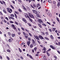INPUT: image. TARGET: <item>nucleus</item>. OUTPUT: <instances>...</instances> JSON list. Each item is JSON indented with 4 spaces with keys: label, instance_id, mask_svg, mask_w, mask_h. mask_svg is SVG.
<instances>
[{
    "label": "nucleus",
    "instance_id": "obj_1",
    "mask_svg": "<svg viewBox=\"0 0 60 60\" xmlns=\"http://www.w3.org/2000/svg\"><path fill=\"white\" fill-rule=\"evenodd\" d=\"M25 16L26 18L29 19L30 21H31V22H33V20H32L30 18V17H29L28 16V15L27 14L25 15Z\"/></svg>",
    "mask_w": 60,
    "mask_h": 60
},
{
    "label": "nucleus",
    "instance_id": "obj_2",
    "mask_svg": "<svg viewBox=\"0 0 60 60\" xmlns=\"http://www.w3.org/2000/svg\"><path fill=\"white\" fill-rule=\"evenodd\" d=\"M27 15H28L29 16H30V17L31 18H33V19H34V15L30 13H29Z\"/></svg>",
    "mask_w": 60,
    "mask_h": 60
},
{
    "label": "nucleus",
    "instance_id": "obj_3",
    "mask_svg": "<svg viewBox=\"0 0 60 60\" xmlns=\"http://www.w3.org/2000/svg\"><path fill=\"white\" fill-rule=\"evenodd\" d=\"M7 11L8 12L10 13H11V12H12V10L11 9H10L9 8H7Z\"/></svg>",
    "mask_w": 60,
    "mask_h": 60
},
{
    "label": "nucleus",
    "instance_id": "obj_4",
    "mask_svg": "<svg viewBox=\"0 0 60 60\" xmlns=\"http://www.w3.org/2000/svg\"><path fill=\"white\" fill-rule=\"evenodd\" d=\"M32 41L33 42L32 43V44H33V45H34V46H35L36 45V44L35 43V41H34V39H32Z\"/></svg>",
    "mask_w": 60,
    "mask_h": 60
},
{
    "label": "nucleus",
    "instance_id": "obj_5",
    "mask_svg": "<svg viewBox=\"0 0 60 60\" xmlns=\"http://www.w3.org/2000/svg\"><path fill=\"white\" fill-rule=\"evenodd\" d=\"M30 6L32 8L34 9H35V8L36 7V5L34 4H33V6L32 5H31Z\"/></svg>",
    "mask_w": 60,
    "mask_h": 60
},
{
    "label": "nucleus",
    "instance_id": "obj_6",
    "mask_svg": "<svg viewBox=\"0 0 60 60\" xmlns=\"http://www.w3.org/2000/svg\"><path fill=\"white\" fill-rule=\"evenodd\" d=\"M12 27H13V28L14 30H15L16 31H17V28H16V27L15 26V25H14V24H12Z\"/></svg>",
    "mask_w": 60,
    "mask_h": 60
},
{
    "label": "nucleus",
    "instance_id": "obj_7",
    "mask_svg": "<svg viewBox=\"0 0 60 60\" xmlns=\"http://www.w3.org/2000/svg\"><path fill=\"white\" fill-rule=\"evenodd\" d=\"M32 12H33V13H34V14H37L38 12L37 11L34 10H32Z\"/></svg>",
    "mask_w": 60,
    "mask_h": 60
},
{
    "label": "nucleus",
    "instance_id": "obj_8",
    "mask_svg": "<svg viewBox=\"0 0 60 60\" xmlns=\"http://www.w3.org/2000/svg\"><path fill=\"white\" fill-rule=\"evenodd\" d=\"M38 22H39V23L40 24H41V22L42 23V22H43L42 21V20H41L40 19H38Z\"/></svg>",
    "mask_w": 60,
    "mask_h": 60
},
{
    "label": "nucleus",
    "instance_id": "obj_9",
    "mask_svg": "<svg viewBox=\"0 0 60 60\" xmlns=\"http://www.w3.org/2000/svg\"><path fill=\"white\" fill-rule=\"evenodd\" d=\"M39 37L40 39H41L42 40H43L44 39L43 37L41 35H39Z\"/></svg>",
    "mask_w": 60,
    "mask_h": 60
},
{
    "label": "nucleus",
    "instance_id": "obj_10",
    "mask_svg": "<svg viewBox=\"0 0 60 60\" xmlns=\"http://www.w3.org/2000/svg\"><path fill=\"white\" fill-rule=\"evenodd\" d=\"M50 47L52 49L55 50V47L54 46H52V45H50Z\"/></svg>",
    "mask_w": 60,
    "mask_h": 60
},
{
    "label": "nucleus",
    "instance_id": "obj_11",
    "mask_svg": "<svg viewBox=\"0 0 60 60\" xmlns=\"http://www.w3.org/2000/svg\"><path fill=\"white\" fill-rule=\"evenodd\" d=\"M27 44L28 46H30V44L31 43L30 41H28L27 42Z\"/></svg>",
    "mask_w": 60,
    "mask_h": 60
},
{
    "label": "nucleus",
    "instance_id": "obj_12",
    "mask_svg": "<svg viewBox=\"0 0 60 60\" xmlns=\"http://www.w3.org/2000/svg\"><path fill=\"white\" fill-rule=\"evenodd\" d=\"M34 37H35V38L37 40H39V37H38L37 36H34Z\"/></svg>",
    "mask_w": 60,
    "mask_h": 60
},
{
    "label": "nucleus",
    "instance_id": "obj_13",
    "mask_svg": "<svg viewBox=\"0 0 60 60\" xmlns=\"http://www.w3.org/2000/svg\"><path fill=\"white\" fill-rule=\"evenodd\" d=\"M22 19L23 21H24V22H25V23H27V21H26V19H25V18H22Z\"/></svg>",
    "mask_w": 60,
    "mask_h": 60
},
{
    "label": "nucleus",
    "instance_id": "obj_14",
    "mask_svg": "<svg viewBox=\"0 0 60 60\" xmlns=\"http://www.w3.org/2000/svg\"><path fill=\"white\" fill-rule=\"evenodd\" d=\"M36 14L37 17H38V18H40L41 17V16L40 15L39 13H37Z\"/></svg>",
    "mask_w": 60,
    "mask_h": 60
},
{
    "label": "nucleus",
    "instance_id": "obj_15",
    "mask_svg": "<svg viewBox=\"0 0 60 60\" xmlns=\"http://www.w3.org/2000/svg\"><path fill=\"white\" fill-rule=\"evenodd\" d=\"M24 36L26 39H27V38H28V35L27 34H26V35H25Z\"/></svg>",
    "mask_w": 60,
    "mask_h": 60
},
{
    "label": "nucleus",
    "instance_id": "obj_16",
    "mask_svg": "<svg viewBox=\"0 0 60 60\" xmlns=\"http://www.w3.org/2000/svg\"><path fill=\"white\" fill-rule=\"evenodd\" d=\"M47 15H49L50 17H52V14L50 13H48Z\"/></svg>",
    "mask_w": 60,
    "mask_h": 60
},
{
    "label": "nucleus",
    "instance_id": "obj_17",
    "mask_svg": "<svg viewBox=\"0 0 60 60\" xmlns=\"http://www.w3.org/2000/svg\"><path fill=\"white\" fill-rule=\"evenodd\" d=\"M38 25L41 28H42V26H41V24H40L39 23H38Z\"/></svg>",
    "mask_w": 60,
    "mask_h": 60
},
{
    "label": "nucleus",
    "instance_id": "obj_18",
    "mask_svg": "<svg viewBox=\"0 0 60 60\" xmlns=\"http://www.w3.org/2000/svg\"><path fill=\"white\" fill-rule=\"evenodd\" d=\"M45 38L46 39V40H48V41H49V38H48L47 37H45Z\"/></svg>",
    "mask_w": 60,
    "mask_h": 60
},
{
    "label": "nucleus",
    "instance_id": "obj_19",
    "mask_svg": "<svg viewBox=\"0 0 60 60\" xmlns=\"http://www.w3.org/2000/svg\"><path fill=\"white\" fill-rule=\"evenodd\" d=\"M11 36H12L13 37H14V36H15V34H12Z\"/></svg>",
    "mask_w": 60,
    "mask_h": 60
},
{
    "label": "nucleus",
    "instance_id": "obj_20",
    "mask_svg": "<svg viewBox=\"0 0 60 60\" xmlns=\"http://www.w3.org/2000/svg\"><path fill=\"white\" fill-rule=\"evenodd\" d=\"M45 12L46 13H49V10L48 9H46Z\"/></svg>",
    "mask_w": 60,
    "mask_h": 60
},
{
    "label": "nucleus",
    "instance_id": "obj_21",
    "mask_svg": "<svg viewBox=\"0 0 60 60\" xmlns=\"http://www.w3.org/2000/svg\"><path fill=\"white\" fill-rule=\"evenodd\" d=\"M50 37L52 39H53V40L54 39V37H53V36H52V35H50Z\"/></svg>",
    "mask_w": 60,
    "mask_h": 60
},
{
    "label": "nucleus",
    "instance_id": "obj_22",
    "mask_svg": "<svg viewBox=\"0 0 60 60\" xmlns=\"http://www.w3.org/2000/svg\"><path fill=\"white\" fill-rule=\"evenodd\" d=\"M46 54L48 56H50V54L48 52H47Z\"/></svg>",
    "mask_w": 60,
    "mask_h": 60
},
{
    "label": "nucleus",
    "instance_id": "obj_23",
    "mask_svg": "<svg viewBox=\"0 0 60 60\" xmlns=\"http://www.w3.org/2000/svg\"><path fill=\"white\" fill-rule=\"evenodd\" d=\"M43 51H46V48L45 47H43Z\"/></svg>",
    "mask_w": 60,
    "mask_h": 60
},
{
    "label": "nucleus",
    "instance_id": "obj_24",
    "mask_svg": "<svg viewBox=\"0 0 60 60\" xmlns=\"http://www.w3.org/2000/svg\"><path fill=\"white\" fill-rule=\"evenodd\" d=\"M30 48H32L33 47V44H31L30 45Z\"/></svg>",
    "mask_w": 60,
    "mask_h": 60
},
{
    "label": "nucleus",
    "instance_id": "obj_25",
    "mask_svg": "<svg viewBox=\"0 0 60 60\" xmlns=\"http://www.w3.org/2000/svg\"><path fill=\"white\" fill-rule=\"evenodd\" d=\"M40 6V4H38L37 5H36L37 7L38 8V7H39V6Z\"/></svg>",
    "mask_w": 60,
    "mask_h": 60
},
{
    "label": "nucleus",
    "instance_id": "obj_26",
    "mask_svg": "<svg viewBox=\"0 0 60 60\" xmlns=\"http://www.w3.org/2000/svg\"><path fill=\"white\" fill-rule=\"evenodd\" d=\"M37 47H35L34 48V50L35 51H36L37 50Z\"/></svg>",
    "mask_w": 60,
    "mask_h": 60
},
{
    "label": "nucleus",
    "instance_id": "obj_27",
    "mask_svg": "<svg viewBox=\"0 0 60 60\" xmlns=\"http://www.w3.org/2000/svg\"><path fill=\"white\" fill-rule=\"evenodd\" d=\"M28 41H31V38L30 37L28 38Z\"/></svg>",
    "mask_w": 60,
    "mask_h": 60
},
{
    "label": "nucleus",
    "instance_id": "obj_28",
    "mask_svg": "<svg viewBox=\"0 0 60 60\" xmlns=\"http://www.w3.org/2000/svg\"><path fill=\"white\" fill-rule=\"evenodd\" d=\"M60 5V2H59L57 4V5L58 6H59Z\"/></svg>",
    "mask_w": 60,
    "mask_h": 60
},
{
    "label": "nucleus",
    "instance_id": "obj_29",
    "mask_svg": "<svg viewBox=\"0 0 60 60\" xmlns=\"http://www.w3.org/2000/svg\"><path fill=\"white\" fill-rule=\"evenodd\" d=\"M15 13L17 14H19V12H17V11H15Z\"/></svg>",
    "mask_w": 60,
    "mask_h": 60
},
{
    "label": "nucleus",
    "instance_id": "obj_30",
    "mask_svg": "<svg viewBox=\"0 0 60 60\" xmlns=\"http://www.w3.org/2000/svg\"><path fill=\"white\" fill-rule=\"evenodd\" d=\"M3 12H4L6 14V13H7V12H6V11H5V10H4V9L3 10Z\"/></svg>",
    "mask_w": 60,
    "mask_h": 60
},
{
    "label": "nucleus",
    "instance_id": "obj_31",
    "mask_svg": "<svg viewBox=\"0 0 60 60\" xmlns=\"http://www.w3.org/2000/svg\"><path fill=\"white\" fill-rule=\"evenodd\" d=\"M2 1L3 3V4H4L5 5H6V3H5V2L3 0H2Z\"/></svg>",
    "mask_w": 60,
    "mask_h": 60
},
{
    "label": "nucleus",
    "instance_id": "obj_32",
    "mask_svg": "<svg viewBox=\"0 0 60 60\" xmlns=\"http://www.w3.org/2000/svg\"><path fill=\"white\" fill-rule=\"evenodd\" d=\"M11 17H15V16L14 15L11 14L10 15Z\"/></svg>",
    "mask_w": 60,
    "mask_h": 60
},
{
    "label": "nucleus",
    "instance_id": "obj_33",
    "mask_svg": "<svg viewBox=\"0 0 60 60\" xmlns=\"http://www.w3.org/2000/svg\"><path fill=\"white\" fill-rule=\"evenodd\" d=\"M42 24L43 26H46L47 25L46 24H45V23H43Z\"/></svg>",
    "mask_w": 60,
    "mask_h": 60
},
{
    "label": "nucleus",
    "instance_id": "obj_34",
    "mask_svg": "<svg viewBox=\"0 0 60 60\" xmlns=\"http://www.w3.org/2000/svg\"><path fill=\"white\" fill-rule=\"evenodd\" d=\"M15 23L16 25H19V23L18 22H17L16 21H15Z\"/></svg>",
    "mask_w": 60,
    "mask_h": 60
},
{
    "label": "nucleus",
    "instance_id": "obj_35",
    "mask_svg": "<svg viewBox=\"0 0 60 60\" xmlns=\"http://www.w3.org/2000/svg\"><path fill=\"white\" fill-rule=\"evenodd\" d=\"M19 49L20 52V53H21V52H22V51H21V49H20V48H19Z\"/></svg>",
    "mask_w": 60,
    "mask_h": 60
},
{
    "label": "nucleus",
    "instance_id": "obj_36",
    "mask_svg": "<svg viewBox=\"0 0 60 60\" xmlns=\"http://www.w3.org/2000/svg\"><path fill=\"white\" fill-rule=\"evenodd\" d=\"M23 8V9L24 10H25V11H27V10L26 9V8H25V7Z\"/></svg>",
    "mask_w": 60,
    "mask_h": 60
},
{
    "label": "nucleus",
    "instance_id": "obj_37",
    "mask_svg": "<svg viewBox=\"0 0 60 60\" xmlns=\"http://www.w3.org/2000/svg\"><path fill=\"white\" fill-rule=\"evenodd\" d=\"M29 57L31 59H33V57H32V56L31 55H30Z\"/></svg>",
    "mask_w": 60,
    "mask_h": 60
},
{
    "label": "nucleus",
    "instance_id": "obj_38",
    "mask_svg": "<svg viewBox=\"0 0 60 60\" xmlns=\"http://www.w3.org/2000/svg\"><path fill=\"white\" fill-rule=\"evenodd\" d=\"M23 35H24V36L26 34L24 32H23Z\"/></svg>",
    "mask_w": 60,
    "mask_h": 60
},
{
    "label": "nucleus",
    "instance_id": "obj_39",
    "mask_svg": "<svg viewBox=\"0 0 60 60\" xmlns=\"http://www.w3.org/2000/svg\"><path fill=\"white\" fill-rule=\"evenodd\" d=\"M53 3L54 4H56V2L55 1H53Z\"/></svg>",
    "mask_w": 60,
    "mask_h": 60
},
{
    "label": "nucleus",
    "instance_id": "obj_40",
    "mask_svg": "<svg viewBox=\"0 0 60 60\" xmlns=\"http://www.w3.org/2000/svg\"><path fill=\"white\" fill-rule=\"evenodd\" d=\"M14 15L15 16V18L16 19H17V18H18V17H17V15H16V14H15V13L14 14Z\"/></svg>",
    "mask_w": 60,
    "mask_h": 60
},
{
    "label": "nucleus",
    "instance_id": "obj_41",
    "mask_svg": "<svg viewBox=\"0 0 60 60\" xmlns=\"http://www.w3.org/2000/svg\"><path fill=\"white\" fill-rule=\"evenodd\" d=\"M18 10L19 11V12H22V11L20 9H19Z\"/></svg>",
    "mask_w": 60,
    "mask_h": 60
},
{
    "label": "nucleus",
    "instance_id": "obj_42",
    "mask_svg": "<svg viewBox=\"0 0 60 60\" xmlns=\"http://www.w3.org/2000/svg\"><path fill=\"white\" fill-rule=\"evenodd\" d=\"M54 57L55 59H57V57L56 56H54Z\"/></svg>",
    "mask_w": 60,
    "mask_h": 60
},
{
    "label": "nucleus",
    "instance_id": "obj_43",
    "mask_svg": "<svg viewBox=\"0 0 60 60\" xmlns=\"http://www.w3.org/2000/svg\"><path fill=\"white\" fill-rule=\"evenodd\" d=\"M45 34H46L47 35H49V33H48V32H46L45 33Z\"/></svg>",
    "mask_w": 60,
    "mask_h": 60
},
{
    "label": "nucleus",
    "instance_id": "obj_44",
    "mask_svg": "<svg viewBox=\"0 0 60 60\" xmlns=\"http://www.w3.org/2000/svg\"><path fill=\"white\" fill-rule=\"evenodd\" d=\"M8 41L10 42H11L12 41L11 40V39H9L8 40Z\"/></svg>",
    "mask_w": 60,
    "mask_h": 60
},
{
    "label": "nucleus",
    "instance_id": "obj_45",
    "mask_svg": "<svg viewBox=\"0 0 60 60\" xmlns=\"http://www.w3.org/2000/svg\"><path fill=\"white\" fill-rule=\"evenodd\" d=\"M28 25H29V26H31L32 25H31V24L30 23H28Z\"/></svg>",
    "mask_w": 60,
    "mask_h": 60
},
{
    "label": "nucleus",
    "instance_id": "obj_46",
    "mask_svg": "<svg viewBox=\"0 0 60 60\" xmlns=\"http://www.w3.org/2000/svg\"><path fill=\"white\" fill-rule=\"evenodd\" d=\"M55 30H56V28H54L52 29V31H55Z\"/></svg>",
    "mask_w": 60,
    "mask_h": 60
},
{
    "label": "nucleus",
    "instance_id": "obj_47",
    "mask_svg": "<svg viewBox=\"0 0 60 60\" xmlns=\"http://www.w3.org/2000/svg\"><path fill=\"white\" fill-rule=\"evenodd\" d=\"M19 24L20 26H21V27H22V24H21L20 23H19Z\"/></svg>",
    "mask_w": 60,
    "mask_h": 60
},
{
    "label": "nucleus",
    "instance_id": "obj_48",
    "mask_svg": "<svg viewBox=\"0 0 60 60\" xmlns=\"http://www.w3.org/2000/svg\"><path fill=\"white\" fill-rule=\"evenodd\" d=\"M7 52H11V50H10L8 49V50H7Z\"/></svg>",
    "mask_w": 60,
    "mask_h": 60
},
{
    "label": "nucleus",
    "instance_id": "obj_49",
    "mask_svg": "<svg viewBox=\"0 0 60 60\" xmlns=\"http://www.w3.org/2000/svg\"><path fill=\"white\" fill-rule=\"evenodd\" d=\"M0 3L2 4H4V3H3V2L0 0Z\"/></svg>",
    "mask_w": 60,
    "mask_h": 60
},
{
    "label": "nucleus",
    "instance_id": "obj_50",
    "mask_svg": "<svg viewBox=\"0 0 60 60\" xmlns=\"http://www.w3.org/2000/svg\"><path fill=\"white\" fill-rule=\"evenodd\" d=\"M20 58L22 60H23V59H24V58L22 56H21Z\"/></svg>",
    "mask_w": 60,
    "mask_h": 60
},
{
    "label": "nucleus",
    "instance_id": "obj_51",
    "mask_svg": "<svg viewBox=\"0 0 60 60\" xmlns=\"http://www.w3.org/2000/svg\"><path fill=\"white\" fill-rule=\"evenodd\" d=\"M25 31H26L28 33H29V31L28 30H27V29H26Z\"/></svg>",
    "mask_w": 60,
    "mask_h": 60
},
{
    "label": "nucleus",
    "instance_id": "obj_52",
    "mask_svg": "<svg viewBox=\"0 0 60 60\" xmlns=\"http://www.w3.org/2000/svg\"><path fill=\"white\" fill-rule=\"evenodd\" d=\"M6 57H7V59H8V60H10V58H9V57H8V56H6Z\"/></svg>",
    "mask_w": 60,
    "mask_h": 60
},
{
    "label": "nucleus",
    "instance_id": "obj_53",
    "mask_svg": "<svg viewBox=\"0 0 60 60\" xmlns=\"http://www.w3.org/2000/svg\"><path fill=\"white\" fill-rule=\"evenodd\" d=\"M48 2H49V3H51L52 2L50 0H49L48 1Z\"/></svg>",
    "mask_w": 60,
    "mask_h": 60
},
{
    "label": "nucleus",
    "instance_id": "obj_54",
    "mask_svg": "<svg viewBox=\"0 0 60 60\" xmlns=\"http://www.w3.org/2000/svg\"><path fill=\"white\" fill-rule=\"evenodd\" d=\"M29 35L30 36H31V37L32 36V34H31V33H29Z\"/></svg>",
    "mask_w": 60,
    "mask_h": 60
},
{
    "label": "nucleus",
    "instance_id": "obj_55",
    "mask_svg": "<svg viewBox=\"0 0 60 60\" xmlns=\"http://www.w3.org/2000/svg\"><path fill=\"white\" fill-rule=\"evenodd\" d=\"M5 19H6V20H8H8H9L8 18H7V17H5Z\"/></svg>",
    "mask_w": 60,
    "mask_h": 60
},
{
    "label": "nucleus",
    "instance_id": "obj_56",
    "mask_svg": "<svg viewBox=\"0 0 60 60\" xmlns=\"http://www.w3.org/2000/svg\"><path fill=\"white\" fill-rule=\"evenodd\" d=\"M37 42L39 43V44H41V42L40 41H39L38 40H37Z\"/></svg>",
    "mask_w": 60,
    "mask_h": 60
},
{
    "label": "nucleus",
    "instance_id": "obj_57",
    "mask_svg": "<svg viewBox=\"0 0 60 60\" xmlns=\"http://www.w3.org/2000/svg\"><path fill=\"white\" fill-rule=\"evenodd\" d=\"M56 19L58 21H59V18H57V17H56Z\"/></svg>",
    "mask_w": 60,
    "mask_h": 60
},
{
    "label": "nucleus",
    "instance_id": "obj_58",
    "mask_svg": "<svg viewBox=\"0 0 60 60\" xmlns=\"http://www.w3.org/2000/svg\"><path fill=\"white\" fill-rule=\"evenodd\" d=\"M11 19H13V20H14V19H14V18L12 17H11Z\"/></svg>",
    "mask_w": 60,
    "mask_h": 60
},
{
    "label": "nucleus",
    "instance_id": "obj_59",
    "mask_svg": "<svg viewBox=\"0 0 60 60\" xmlns=\"http://www.w3.org/2000/svg\"><path fill=\"white\" fill-rule=\"evenodd\" d=\"M12 2L13 3V4H15V1L14 0L12 1Z\"/></svg>",
    "mask_w": 60,
    "mask_h": 60
},
{
    "label": "nucleus",
    "instance_id": "obj_60",
    "mask_svg": "<svg viewBox=\"0 0 60 60\" xmlns=\"http://www.w3.org/2000/svg\"><path fill=\"white\" fill-rule=\"evenodd\" d=\"M51 50V48H49L48 50H47V51L48 52L49 51H50Z\"/></svg>",
    "mask_w": 60,
    "mask_h": 60
},
{
    "label": "nucleus",
    "instance_id": "obj_61",
    "mask_svg": "<svg viewBox=\"0 0 60 60\" xmlns=\"http://www.w3.org/2000/svg\"><path fill=\"white\" fill-rule=\"evenodd\" d=\"M18 1L20 2V3H22V1L21 0H18Z\"/></svg>",
    "mask_w": 60,
    "mask_h": 60
},
{
    "label": "nucleus",
    "instance_id": "obj_62",
    "mask_svg": "<svg viewBox=\"0 0 60 60\" xmlns=\"http://www.w3.org/2000/svg\"><path fill=\"white\" fill-rule=\"evenodd\" d=\"M8 34L9 36H11V33L10 32L8 33Z\"/></svg>",
    "mask_w": 60,
    "mask_h": 60
},
{
    "label": "nucleus",
    "instance_id": "obj_63",
    "mask_svg": "<svg viewBox=\"0 0 60 60\" xmlns=\"http://www.w3.org/2000/svg\"><path fill=\"white\" fill-rule=\"evenodd\" d=\"M21 28L22 30H23V31H25V29L23 27H21Z\"/></svg>",
    "mask_w": 60,
    "mask_h": 60
},
{
    "label": "nucleus",
    "instance_id": "obj_64",
    "mask_svg": "<svg viewBox=\"0 0 60 60\" xmlns=\"http://www.w3.org/2000/svg\"><path fill=\"white\" fill-rule=\"evenodd\" d=\"M0 14L1 15H3V13H2V12L0 11Z\"/></svg>",
    "mask_w": 60,
    "mask_h": 60
}]
</instances>
